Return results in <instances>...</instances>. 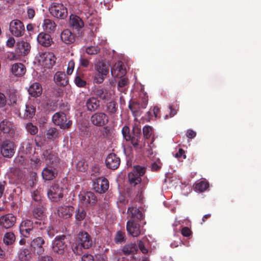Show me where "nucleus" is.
I'll return each mask as SVG.
<instances>
[{
    "label": "nucleus",
    "instance_id": "obj_62",
    "mask_svg": "<svg viewBox=\"0 0 261 261\" xmlns=\"http://www.w3.org/2000/svg\"><path fill=\"white\" fill-rule=\"evenodd\" d=\"M138 247L141 250V251L144 253L146 254L148 252V249L145 247L144 244L143 243L142 241H140L138 242Z\"/></svg>",
    "mask_w": 261,
    "mask_h": 261
},
{
    "label": "nucleus",
    "instance_id": "obj_13",
    "mask_svg": "<svg viewBox=\"0 0 261 261\" xmlns=\"http://www.w3.org/2000/svg\"><path fill=\"white\" fill-rule=\"evenodd\" d=\"M80 203L85 206L93 205L96 200V196L91 192H83L79 194Z\"/></svg>",
    "mask_w": 261,
    "mask_h": 261
},
{
    "label": "nucleus",
    "instance_id": "obj_61",
    "mask_svg": "<svg viewBox=\"0 0 261 261\" xmlns=\"http://www.w3.org/2000/svg\"><path fill=\"white\" fill-rule=\"evenodd\" d=\"M90 64L89 61L84 58L81 57L80 59V65L83 67H88Z\"/></svg>",
    "mask_w": 261,
    "mask_h": 261
},
{
    "label": "nucleus",
    "instance_id": "obj_6",
    "mask_svg": "<svg viewBox=\"0 0 261 261\" xmlns=\"http://www.w3.org/2000/svg\"><path fill=\"white\" fill-rule=\"evenodd\" d=\"M145 172V168L139 166H136L134 167L133 170L128 173V178L130 184L132 186H135L140 183L141 181V177L143 176Z\"/></svg>",
    "mask_w": 261,
    "mask_h": 261
},
{
    "label": "nucleus",
    "instance_id": "obj_46",
    "mask_svg": "<svg viewBox=\"0 0 261 261\" xmlns=\"http://www.w3.org/2000/svg\"><path fill=\"white\" fill-rule=\"evenodd\" d=\"M25 128L27 131L32 135L36 134L38 130L37 127L31 123H27L25 125Z\"/></svg>",
    "mask_w": 261,
    "mask_h": 261
},
{
    "label": "nucleus",
    "instance_id": "obj_26",
    "mask_svg": "<svg viewBox=\"0 0 261 261\" xmlns=\"http://www.w3.org/2000/svg\"><path fill=\"white\" fill-rule=\"evenodd\" d=\"M37 41L39 44L44 46H49L53 42L51 36L46 33H41L37 37Z\"/></svg>",
    "mask_w": 261,
    "mask_h": 261
},
{
    "label": "nucleus",
    "instance_id": "obj_15",
    "mask_svg": "<svg viewBox=\"0 0 261 261\" xmlns=\"http://www.w3.org/2000/svg\"><path fill=\"white\" fill-rule=\"evenodd\" d=\"M93 186L96 192L103 193L108 190L109 185L106 178L100 177L94 181Z\"/></svg>",
    "mask_w": 261,
    "mask_h": 261
},
{
    "label": "nucleus",
    "instance_id": "obj_47",
    "mask_svg": "<svg viewBox=\"0 0 261 261\" xmlns=\"http://www.w3.org/2000/svg\"><path fill=\"white\" fill-rule=\"evenodd\" d=\"M76 167L77 170L84 172L87 169L88 165L84 160H81L77 162Z\"/></svg>",
    "mask_w": 261,
    "mask_h": 261
},
{
    "label": "nucleus",
    "instance_id": "obj_64",
    "mask_svg": "<svg viewBox=\"0 0 261 261\" xmlns=\"http://www.w3.org/2000/svg\"><path fill=\"white\" fill-rule=\"evenodd\" d=\"M38 261H53V260L51 257L48 255H41L39 256Z\"/></svg>",
    "mask_w": 261,
    "mask_h": 261
},
{
    "label": "nucleus",
    "instance_id": "obj_10",
    "mask_svg": "<svg viewBox=\"0 0 261 261\" xmlns=\"http://www.w3.org/2000/svg\"><path fill=\"white\" fill-rule=\"evenodd\" d=\"M54 123L60 126L61 128H67L69 127L71 124V121L68 120L65 114L63 113L58 112L53 116Z\"/></svg>",
    "mask_w": 261,
    "mask_h": 261
},
{
    "label": "nucleus",
    "instance_id": "obj_14",
    "mask_svg": "<svg viewBox=\"0 0 261 261\" xmlns=\"http://www.w3.org/2000/svg\"><path fill=\"white\" fill-rule=\"evenodd\" d=\"M19 229L20 233L23 237L28 238L34 231L33 223L29 220H24L20 224Z\"/></svg>",
    "mask_w": 261,
    "mask_h": 261
},
{
    "label": "nucleus",
    "instance_id": "obj_35",
    "mask_svg": "<svg viewBox=\"0 0 261 261\" xmlns=\"http://www.w3.org/2000/svg\"><path fill=\"white\" fill-rule=\"evenodd\" d=\"M70 23L75 29H81L84 27L83 20L76 15L70 16Z\"/></svg>",
    "mask_w": 261,
    "mask_h": 261
},
{
    "label": "nucleus",
    "instance_id": "obj_38",
    "mask_svg": "<svg viewBox=\"0 0 261 261\" xmlns=\"http://www.w3.org/2000/svg\"><path fill=\"white\" fill-rule=\"evenodd\" d=\"M18 258L20 261H29L31 258L30 251L27 248L20 249Z\"/></svg>",
    "mask_w": 261,
    "mask_h": 261
},
{
    "label": "nucleus",
    "instance_id": "obj_54",
    "mask_svg": "<svg viewBox=\"0 0 261 261\" xmlns=\"http://www.w3.org/2000/svg\"><path fill=\"white\" fill-rule=\"evenodd\" d=\"M74 83L79 87H84L86 85V82L82 80L79 75H76L74 79Z\"/></svg>",
    "mask_w": 261,
    "mask_h": 261
},
{
    "label": "nucleus",
    "instance_id": "obj_41",
    "mask_svg": "<svg viewBox=\"0 0 261 261\" xmlns=\"http://www.w3.org/2000/svg\"><path fill=\"white\" fill-rule=\"evenodd\" d=\"M208 187V183L204 180L200 181L197 183L195 186L196 191L202 192L206 190Z\"/></svg>",
    "mask_w": 261,
    "mask_h": 261
},
{
    "label": "nucleus",
    "instance_id": "obj_55",
    "mask_svg": "<svg viewBox=\"0 0 261 261\" xmlns=\"http://www.w3.org/2000/svg\"><path fill=\"white\" fill-rule=\"evenodd\" d=\"M125 234L124 232L118 231L115 236V240L116 242L121 243L124 241Z\"/></svg>",
    "mask_w": 261,
    "mask_h": 261
},
{
    "label": "nucleus",
    "instance_id": "obj_42",
    "mask_svg": "<svg viewBox=\"0 0 261 261\" xmlns=\"http://www.w3.org/2000/svg\"><path fill=\"white\" fill-rule=\"evenodd\" d=\"M9 99L11 103H15L18 97L17 92L14 89H9L8 92Z\"/></svg>",
    "mask_w": 261,
    "mask_h": 261
},
{
    "label": "nucleus",
    "instance_id": "obj_1",
    "mask_svg": "<svg viewBox=\"0 0 261 261\" xmlns=\"http://www.w3.org/2000/svg\"><path fill=\"white\" fill-rule=\"evenodd\" d=\"M92 243L90 235L87 232H81L79 233L72 245V251L76 255L81 254L83 248H89L92 246Z\"/></svg>",
    "mask_w": 261,
    "mask_h": 261
},
{
    "label": "nucleus",
    "instance_id": "obj_50",
    "mask_svg": "<svg viewBox=\"0 0 261 261\" xmlns=\"http://www.w3.org/2000/svg\"><path fill=\"white\" fill-rule=\"evenodd\" d=\"M99 50V48L95 46H90L87 47L86 49V53L90 55H96Z\"/></svg>",
    "mask_w": 261,
    "mask_h": 261
},
{
    "label": "nucleus",
    "instance_id": "obj_27",
    "mask_svg": "<svg viewBox=\"0 0 261 261\" xmlns=\"http://www.w3.org/2000/svg\"><path fill=\"white\" fill-rule=\"evenodd\" d=\"M11 73L15 76H21L25 73L24 66L20 63L14 64L11 68Z\"/></svg>",
    "mask_w": 261,
    "mask_h": 261
},
{
    "label": "nucleus",
    "instance_id": "obj_3",
    "mask_svg": "<svg viewBox=\"0 0 261 261\" xmlns=\"http://www.w3.org/2000/svg\"><path fill=\"white\" fill-rule=\"evenodd\" d=\"M84 13L85 14L86 18L87 19L88 23L92 28L84 29L83 30V35L81 34V36L85 37L87 34L88 37L87 38L85 37V39H91L94 36L93 29H94L95 31H96L97 27L95 26H96V25L98 24L99 20L92 13L90 12H84Z\"/></svg>",
    "mask_w": 261,
    "mask_h": 261
},
{
    "label": "nucleus",
    "instance_id": "obj_34",
    "mask_svg": "<svg viewBox=\"0 0 261 261\" xmlns=\"http://www.w3.org/2000/svg\"><path fill=\"white\" fill-rule=\"evenodd\" d=\"M127 214L131 218L136 220H141L143 218V215L138 208L135 207H129Z\"/></svg>",
    "mask_w": 261,
    "mask_h": 261
},
{
    "label": "nucleus",
    "instance_id": "obj_30",
    "mask_svg": "<svg viewBox=\"0 0 261 261\" xmlns=\"http://www.w3.org/2000/svg\"><path fill=\"white\" fill-rule=\"evenodd\" d=\"M95 69L103 74L107 75L109 72V66L103 61H99L95 64Z\"/></svg>",
    "mask_w": 261,
    "mask_h": 261
},
{
    "label": "nucleus",
    "instance_id": "obj_28",
    "mask_svg": "<svg viewBox=\"0 0 261 261\" xmlns=\"http://www.w3.org/2000/svg\"><path fill=\"white\" fill-rule=\"evenodd\" d=\"M28 92L32 96L37 97L42 94V88L39 83H34L30 86Z\"/></svg>",
    "mask_w": 261,
    "mask_h": 261
},
{
    "label": "nucleus",
    "instance_id": "obj_16",
    "mask_svg": "<svg viewBox=\"0 0 261 261\" xmlns=\"http://www.w3.org/2000/svg\"><path fill=\"white\" fill-rule=\"evenodd\" d=\"M16 218L12 214H8L0 217V226L4 228L8 229L14 226Z\"/></svg>",
    "mask_w": 261,
    "mask_h": 261
},
{
    "label": "nucleus",
    "instance_id": "obj_4",
    "mask_svg": "<svg viewBox=\"0 0 261 261\" xmlns=\"http://www.w3.org/2000/svg\"><path fill=\"white\" fill-rule=\"evenodd\" d=\"M65 189L61 184L55 183L48 190L47 196L52 201H58L63 197Z\"/></svg>",
    "mask_w": 261,
    "mask_h": 261
},
{
    "label": "nucleus",
    "instance_id": "obj_23",
    "mask_svg": "<svg viewBox=\"0 0 261 261\" xmlns=\"http://www.w3.org/2000/svg\"><path fill=\"white\" fill-rule=\"evenodd\" d=\"M57 175V171L52 166H48L42 171V176L44 179L49 180L53 179Z\"/></svg>",
    "mask_w": 261,
    "mask_h": 261
},
{
    "label": "nucleus",
    "instance_id": "obj_20",
    "mask_svg": "<svg viewBox=\"0 0 261 261\" xmlns=\"http://www.w3.org/2000/svg\"><path fill=\"white\" fill-rule=\"evenodd\" d=\"M31 48L30 44L24 41H18L16 43V52L19 56H25L27 55Z\"/></svg>",
    "mask_w": 261,
    "mask_h": 261
},
{
    "label": "nucleus",
    "instance_id": "obj_29",
    "mask_svg": "<svg viewBox=\"0 0 261 261\" xmlns=\"http://www.w3.org/2000/svg\"><path fill=\"white\" fill-rule=\"evenodd\" d=\"M61 40L66 44H70L74 42L75 36L68 29L64 30L61 34Z\"/></svg>",
    "mask_w": 261,
    "mask_h": 261
},
{
    "label": "nucleus",
    "instance_id": "obj_19",
    "mask_svg": "<svg viewBox=\"0 0 261 261\" xmlns=\"http://www.w3.org/2000/svg\"><path fill=\"white\" fill-rule=\"evenodd\" d=\"M120 162V159L114 153H110L106 159L107 167L113 170L119 167Z\"/></svg>",
    "mask_w": 261,
    "mask_h": 261
},
{
    "label": "nucleus",
    "instance_id": "obj_57",
    "mask_svg": "<svg viewBox=\"0 0 261 261\" xmlns=\"http://www.w3.org/2000/svg\"><path fill=\"white\" fill-rule=\"evenodd\" d=\"M74 65H75V63L73 60H71L68 62V67H67V73L68 75H70L72 73L73 71L74 68Z\"/></svg>",
    "mask_w": 261,
    "mask_h": 261
},
{
    "label": "nucleus",
    "instance_id": "obj_5",
    "mask_svg": "<svg viewBox=\"0 0 261 261\" xmlns=\"http://www.w3.org/2000/svg\"><path fill=\"white\" fill-rule=\"evenodd\" d=\"M16 146L14 143L9 140L3 141L0 145L1 154L5 158L10 159L14 155Z\"/></svg>",
    "mask_w": 261,
    "mask_h": 261
},
{
    "label": "nucleus",
    "instance_id": "obj_2",
    "mask_svg": "<svg viewBox=\"0 0 261 261\" xmlns=\"http://www.w3.org/2000/svg\"><path fill=\"white\" fill-rule=\"evenodd\" d=\"M64 235L56 237L52 242V250L55 254L66 257L68 255V248L65 243Z\"/></svg>",
    "mask_w": 261,
    "mask_h": 261
},
{
    "label": "nucleus",
    "instance_id": "obj_17",
    "mask_svg": "<svg viewBox=\"0 0 261 261\" xmlns=\"http://www.w3.org/2000/svg\"><path fill=\"white\" fill-rule=\"evenodd\" d=\"M126 73L125 65L121 61L117 62L111 68V74L114 77H122Z\"/></svg>",
    "mask_w": 261,
    "mask_h": 261
},
{
    "label": "nucleus",
    "instance_id": "obj_60",
    "mask_svg": "<svg viewBox=\"0 0 261 261\" xmlns=\"http://www.w3.org/2000/svg\"><path fill=\"white\" fill-rule=\"evenodd\" d=\"M141 132V129L140 126L135 125L133 127V133L134 135L133 136L136 137H140V135Z\"/></svg>",
    "mask_w": 261,
    "mask_h": 261
},
{
    "label": "nucleus",
    "instance_id": "obj_45",
    "mask_svg": "<svg viewBox=\"0 0 261 261\" xmlns=\"http://www.w3.org/2000/svg\"><path fill=\"white\" fill-rule=\"evenodd\" d=\"M47 137L49 139L57 138L59 136V132L56 128H50L47 130Z\"/></svg>",
    "mask_w": 261,
    "mask_h": 261
},
{
    "label": "nucleus",
    "instance_id": "obj_37",
    "mask_svg": "<svg viewBox=\"0 0 261 261\" xmlns=\"http://www.w3.org/2000/svg\"><path fill=\"white\" fill-rule=\"evenodd\" d=\"M15 236L12 232H6L3 237V242L7 245L10 246L12 245L15 241Z\"/></svg>",
    "mask_w": 261,
    "mask_h": 261
},
{
    "label": "nucleus",
    "instance_id": "obj_7",
    "mask_svg": "<svg viewBox=\"0 0 261 261\" xmlns=\"http://www.w3.org/2000/svg\"><path fill=\"white\" fill-rule=\"evenodd\" d=\"M49 10L51 15L57 18L63 19L67 16V8L60 3H52Z\"/></svg>",
    "mask_w": 261,
    "mask_h": 261
},
{
    "label": "nucleus",
    "instance_id": "obj_49",
    "mask_svg": "<svg viewBox=\"0 0 261 261\" xmlns=\"http://www.w3.org/2000/svg\"><path fill=\"white\" fill-rule=\"evenodd\" d=\"M75 218L79 221L83 220L86 216V212L82 208H79L75 212Z\"/></svg>",
    "mask_w": 261,
    "mask_h": 261
},
{
    "label": "nucleus",
    "instance_id": "obj_11",
    "mask_svg": "<svg viewBox=\"0 0 261 261\" xmlns=\"http://www.w3.org/2000/svg\"><path fill=\"white\" fill-rule=\"evenodd\" d=\"M92 94L101 100L108 101L113 98V92L104 89L101 87L95 86L92 91Z\"/></svg>",
    "mask_w": 261,
    "mask_h": 261
},
{
    "label": "nucleus",
    "instance_id": "obj_32",
    "mask_svg": "<svg viewBox=\"0 0 261 261\" xmlns=\"http://www.w3.org/2000/svg\"><path fill=\"white\" fill-rule=\"evenodd\" d=\"M54 80L58 84L66 86L68 84V79L66 74L62 72H57L54 76Z\"/></svg>",
    "mask_w": 261,
    "mask_h": 261
},
{
    "label": "nucleus",
    "instance_id": "obj_58",
    "mask_svg": "<svg viewBox=\"0 0 261 261\" xmlns=\"http://www.w3.org/2000/svg\"><path fill=\"white\" fill-rule=\"evenodd\" d=\"M7 98L5 95L0 92V108H4L7 104Z\"/></svg>",
    "mask_w": 261,
    "mask_h": 261
},
{
    "label": "nucleus",
    "instance_id": "obj_48",
    "mask_svg": "<svg viewBox=\"0 0 261 261\" xmlns=\"http://www.w3.org/2000/svg\"><path fill=\"white\" fill-rule=\"evenodd\" d=\"M106 76L105 74L96 71L94 76V82L97 84H100L103 82Z\"/></svg>",
    "mask_w": 261,
    "mask_h": 261
},
{
    "label": "nucleus",
    "instance_id": "obj_25",
    "mask_svg": "<svg viewBox=\"0 0 261 261\" xmlns=\"http://www.w3.org/2000/svg\"><path fill=\"white\" fill-rule=\"evenodd\" d=\"M86 106L88 111L94 112L99 107L100 102L96 97H91L86 100Z\"/></svg>",
    "mask_w": 261,
    "mask_h": 261
},
{
    "label": "nucleus",
    "instance_id": "obj_52",
    "mask_svg": "<svg viewBox=\"0 0 261 261\" xmlns=\"http://www.w3.org/2000/svg\"><path fill=\"white\" fill-rule=\"evenodd\" d=\"M122 133L124 139L126 141H129L131 139V135L130 134L129 128L127 126H124L122 129Z\"/></svg>",
    "mask_w": 261,
    "mask_h": 261
},
{
    "label": "nucleus",
    "instance_id": "obj_51",
    "mask_svg": "<svg viewBox=\"0 0 261 261\" xmlns=\"http://www.w3.org/2000/svg\"><path fill=\"white\" fill-rule=\"evenodd\" d=\"M32 196L34 201L40 202L42 199V193L41 189H37L33 192Z\"/></svg>",
    "mask_w": 261,
    "mask_h": 261
},
{
    "label": "nucleus",
    "instance_id": "obj_12",
    "mask_svg": "<svg viewBox=\"0 0 261 261\" xmlns=\"http://www.w3.org/2000/svg\"><path fill=\"white\" fill-rule=\"evenodd\" d=\"M91 123L97 126H102L109 122V118L107 114L103 112H96L91 117Z\"/></svg>",
    "mask_w": 261,
    "mask_h": 261
},
{
    "label": "nucleus",
    "instance_id": "obj_40",
    "mask_svg": "<svg viewBox=\"0 0 261 261\" xmlns=\"http://www.w3.org/2000/svg\"><path fill=\"white\" fill-rule=\"evenodd\" d=\"M34 217L38 219H41L44 216V209L43 206H40L35 208L33 211Z\"/></svg>",
    "mask_w": 261,
    "mask_h": 261
},
{
    "label": "nucleus",
    "instance_id": "obj_36",
    "mask_svg": "<svg viewBox=\"0 0 261 261\" xmlns=\"http://www.w3.org/2000/svg\"><path fill=\"white\" fill-rule=\"evenodd\" d=\"M138 247L135 244L130 243L125 245L122 248V251L125 255L134 254L137 252Z\"/></svg>",
    "mask_w": 261,
    "mask_h": 261
},
{
    "label": "nucleus",
    "instance_id": "obj_22",
    "mask_svg": "<svg viewBox=\"0 0 261 261\" xmlns=\"http://www.w3.org/2000/svg\"><path fill=\"white\" fill-rule=\"evenodd\" d=\"M45 243L44 240L41 237H37L31 243V246L38 254H41L44 252L42 245Z\"/></svg>",
    "mask_w": 261,
    "mask_h": 261
},
{
    "label": "nucleus",
    "instance_id": "obj_31",
    "mask_svg": "<svg viewBox=\"0 0 261 261\" xmlns=\"http://www.w3.org/2000/svg\"><path fill=\"white\" fill-rule=\"evenodd\" d=\"M44 158L47 161V164H54L58 161L57 156L51 150L48 149L44 151L43 153Z\"/></svg>",
    "mask_w": 261,
    "mask_h": 261
},
{
    "label": "nucleus",
    "instance_id": "obj_8",
    "mask_svg": "<svg viewBox=\"0 0 261 261\" xmlns=\"http://www.w3.org/2000/svg\"><path fill=\"white\" fill-rule=\"evenodd\" d=\"M36 59L40 64L49 67L55 64L56 58L51 53H39Z\"/></svg>",
    "mask_w": 261,
    "mask_h": 261
},
{
    "label": "nucleus",
    "instance_id": "obj_18",
    "mask_svg": "<svg viewBox=\"0 0 261 261\" xmlns=\"http://www.w3.org/2000/svg\"><path fill=\"white\" fill-rule=\"evenodd\" d=\"M126 229L128 232L134 237H137L144 233L141 229L139 225L135 222L134 220H129L127 223Z\"/></svg>",
    "mask_w": 261,
    "mask_h": 261
},
{
    "label": "nucleus",
    "instance_id": "obj_44",
    "mask_svg": "<svg viewBox=\"0 0 261 261\" xmlns=\"http://www.w3.org/2000/svg\"><path fill=\"white\" fill-rule=\"evenodd\" d=\"M107 110L110 115H114L117 110V103L114 101L108 103L107 107Z\"/></svg>",
    "mask_w": 261,
    "mask_h": 261
},
{
    "label": "nucleus",
    "instance_id": "obj_43",
    "mask_svg": "<svg viewBox=\"0 0 261 261\" xmlns=\"http://www.w3.org/2000/svg\"><path fill=\"white\" fill-rule=\"evenodd\" d=\"M128 80L125 78H121L118 83V89L120 92H122L123 90L126 89L128 85Z\"/></svg>",
    "mask_w": 261,
    "mask_h": 261
},
{
    "label": "nucleus",
    "instance_id": "obj_59",
    "mask_svg": "<svg viewBox=\"0 0 261 261\" xmlns=\"http://www.w3.org/2000/svg\"><path fill=\"white\" fill-rule=\"evenodd\" d=\"M161 163L159 159L154 162L151 165V169L153 171H156L160 169L161 167Z\"/></svg>",
    "mask_w": 261,
    "mask_h": 261
},
{
    "label": "nucleus",
    "instance_id": "obj_39",
    "mask_svg": "<svg viewBox=\"0 0 261 261\" xmlns=\"http://www.w3.org/2000/svg\"><path fill=\"white\" fill-rule=\"evenodd\" d=\"M35 108L33 106L26 105L25 109L24 110L23 117L24 118H32L35 115Z\"/></svg>",
    "mask_w": 261,
    "mask_h": 261
},
{
    "label": "nucleus",
    "instance_id": "obj_56",
    "mask_svg": "<svg viewBox=\"0 0 261 261\" xmlns=\"http://www.w3.org/2000/svg\"><path fill=\"white\" fill-rule=\"evenodd\" d=\"M21 147L25 153H28L32 149V145L28 141L23 142Z\"/></svg>",
    "mask_w": 261,
    "mask_h": 261
},
{
    "label": "nucleus",
    "instance_id": "obj_33",
    "mask_svg": "<svg viewBox=\"0 0 261 261\" xmlns=\"http://www.w3.org/2000/svg\"><path fill=\"white\" fill-rule=\"evenodd\" d=\"M44 30L49 33H53L56 29L55 22L51 19H45L42 25Z\"/></svg>",
    "mask_w": 261,
    "mask_h": 261
},
{
    "label": "nucleus",
    "instance_id": "obj_9",
    "mask_svg": "<svg viewBox=\"0 0 261 261\" xmlns=\"http://www.w3.org/2000/svg\"><path fill=\"white\" fill-rule=\"evenodd\" d=\"M9 30L13 36L19 37L23 35L25 28L21 21L18 19H14L10 23Z\"/></svg>",
    "mask_w": 261,
    "mask_h": 261
},
{
    "label": "nucleus",
    "instance_id": "obj_24",
    "mask_svg": "<svg viewBox=\"0 0 261 261\" xmlns=\"http://www.w3.org/2000/svg\"><path fill=\"white\" fill-rule=\"evenodd\" d=\"M0 130L4 133L13 134L15 132V127L11 121L4 119L0 123Z\"/></svg>",
    "mask_w": 261,
    "mask_h": 261
},
{
    "label": "nucleus",
    "instance_id": "obj_63",
    "mask_svg": "<svg viewBox=\"0 0 261 261\" xmlns=\"http://www.w3.org/2000/svg\"><path fill=\"white\" fill-rule=\"evenodd\" d=\"M82 261H94L92 255L85 254L82 257Z\"/></svg>",
    "mask_w": 261,
    "mask_h": 261
},
{
    "label": "nucleus",
    "instance_id": "obj_53",
    "mask_svg": "<svg viewBox=\"0 0 261 261\" xmlns=\"http://www.w3.org/2000/svg\"><path fill=\"white\" fill-rule=\"evenodd\" d=\"M143 133L144 137L146 139H148L151 136L152 133V127L149 126H145L143 128Z\"/></svg>",
    "mask_w": 261,
    "mask_h": 261
},
{
    "label": "nucleus",
    "instance_id": "obj_21",
    "mask_svg": "<svg viewBox=\"0 0 261 261\" xmlns=\"http://www.w3.org/2000/svg\"><path fill=\"white\" fill-rule=\"evenodd\" d=\"M74 211L73 207L70 205H62L58 208V216L63 219H68L72 215Z\"/></svg>",
    "mask_w": 261,
    "mask_h": 261
}]
</instances>
